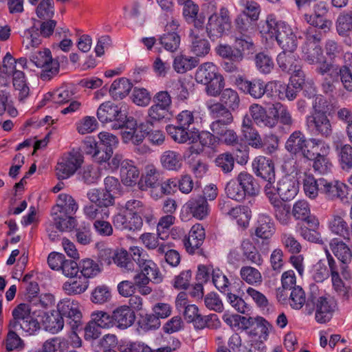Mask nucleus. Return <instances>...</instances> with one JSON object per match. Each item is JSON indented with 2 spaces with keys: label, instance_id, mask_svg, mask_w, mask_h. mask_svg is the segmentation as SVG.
Segmentation results:
<instances>
[{
  "label": "nucleus",
  "instance_id": "0e129e2a",
  "mask_svg": "<svg viewBox=\"0 0 352 352\" xmlns=\"http://www.w3.org/2000/svg\"><path fill=\"white\" fill-rule=\"evenodd\" d=\"M132 102L140 107L148 106L151 100V93L145 88L135 87L131 96Z\"/></svg>",
  "mask_w": 352,
  "mask_h": 352
},
{
  "label": "nucleus",
  "instance_id": "f8f14e48",
  "mask_svg": "<svg viewBox=\"0 0 352 352\" xmlns=\"http://www.w3.org/2000/svg\"><path fill=\"white\" fill-rule=\"evenodd\" d=\"M96 116L101 122H122L126 117L122 107L111 101L102 103L98 108Z\"/></svg>",
  "mask_w": 352,
  "mask_h": 352
},
{
  "label": "nucleus",
  "instance_id": "a878e982",
  "mask_svg": "<svg viewBox=\"0 0 352 352\" xmlns=\"http://www.w3.org/2000/svg\"><path fill=\"white\" fill-rule=\"evenodd\" d=\"M89 282L80 274L69 278L63 284V291L69 296L80 295L85 293L89 288Z\"/></svg>",
  "mask_w": 352,
  "mask_h": 352
},
{
  "label": "nucleus",
  "instance_id": "4c0bfd02",
  "mask_svg": "<svg viewBox=\"0 0 352 352\" xmlns=\"http://www.w3.org/2000/svg\"><path fill=\"white\" fill-rule=\"evenodd\" d=\"M302 187L306 197L310 199H316L320 192V179L316 180L312 174L305 172Z\"/></svg>",
  "mask_w": 352,
  "mask_h": 352
},
{
  "label": "nucleus",
  "instance_id": "5701e85b",
  "mask_svg": "<svg viewBox=\"0 0 352 352\" xmlns=\"http://www.w3.org/2000/svg\"><path fill=\"white\" fill-rule=\"evenodd\" d=\"M78 209V205L75 199L69 195L62 193L58 197L56 204L52 208L51 213L74 214Z\"/></svg>",
  "mask_w": 352,
  "mask_h": 352
},
{
  "label": "nucleus",
  "instance_id": "c756f323",
  "mask_svg": "<svg viewBox=\"0 0 352 352\" xmlns=\"http://www.w3.org/2000/svg\"><path fill=\"white\" fill-rule=\"evenodd\" d=\"M133 84L125 78L115 80L109 88V94L115 100H122L132 89Z\"/></svg>",
  "mask_w": 352,
  "mask_h": 352
},
{
  "label": "nucleus",
  "instance_id": "e2e57ef3",
  "mask_svg": "<svg viewBox=\"0 0 352 352\" xmlns=\"http://www.w3.org/2000/svg\"><path fill=\"white\" fill-rule=\"evenodd\" d=\"M8 333L5 340L6 349L8 351H12L16 349H21L24 344L21 338L16 333L18 327L11 328L8 324Z\"/></svg>",
  "mask_w": 352,
  "mask_h": 352
},
{
  "label": "nucleus",
  "instance_id": "a19ab883",
  "mask_svg": "<svg viewBox=\"0 0 352 352\" xmlns=\"http://www.w3.org/2000/svg\"><path fill=\"white\" fill-rule=\"evenodd\" d=\"M242 132L244 138L248 145L255 148H262L263 138L259 133L250 124V121L248 123L244 120L242 124Z\"/></svg>",
  "mask_w": 352,
  "mask_h": 352
},
{
  "label": "nucleus",
  "instance_id": "5fc2aeb1",
  "mask_svg": "<svg viewBox=\"0 0 352 352\" xmlns=\"http://www.w3.org/2000/svg\"><path fill=\"white\" fill-rule=\"evenodd\" d=\"M241 248L243 255L252 263L261 265L263 263V258L256 247L249 240H245L242 242Z\"/></svg>",
  "mask_w": 352,
  "mask_h": 352
},
{
  "label": "nucleus",
  "instance_id": "f257e3e1",
  "mask_svg": "<svg viewBox=\"0 0 352 352\" xmlns=\"http://www.w3.org/2000/svg\"><path fill=\"white\" fill-rule=\"evenodd\" d=\"M261 32L270 38L274 37L283 51L294 52L297 47V38L292 28L283 22L277 21L273 16H267Z\"/></svg>",
  "mask_w": 352,
  "mask_h": 352
},
{
  "label": "nucleus",
  "instance_id": "9b49d317",
  "mask_svg": "<svg viewBox=\"0 0 352 352\" xmlns=\"http://www.w3.org/2000/svg\"><path fill=\"white\" fill-rule=\"evenodd\" d=\"M320 192L329 200L339 199L343 201L346 199L347 186L338 181L330 182L324 178L320 179Z\"/></svg>",
  "mask_w": 352,
  "mask_h": 352
},
{
  "label": "nucleus",
  "instance_id": "72a5a7b5",
  "mask_svg": "<svg viewBox=\"0 0 352 352\" xmlns=\"http://www.w3.org/2000/svg\"><path fill=\"white\" fill-rule=\"evenodd\" d=\"M191 50L197 56H204L209 53L210 44L204 37V34H199L194 31L190 33Z\"/></svg>",
  "mask_w": 352,
  "mask_h": 352
},
{
  "label": "nucleus",
  "instance_id": "2eb2a0df",
  "mask_svg": "<svg viewBox=\"0 0 352 352\" xmlns=\"http://www.w3.org/2000/svg\"><path fill=\"white\" fill-rule=\"evenodd\" d=\"M252 168L256 175L273 183L275 179L274 164L272 161L264 156L256 157L252 162Z\"/></svg>",
  "mask_w": 352,
  "mask_h": 352
},
{
  "label": "nucleus",
  "instance_id": "ea45409f",
  "mask_svg": "<svg viewBox=\"0 0 352 352\" xmlns=\"http://www.w3.org/2000/svg\"><path fill=\"white\" fill-rule=\"evenodd\" d=\"M228 215L239 227L245 228L249 225L252 214L248 207L240 206L231 209Z\"/></svg>",
  "mask_w": 352,
  "mask_h": 352
},
{
  "label": "nucleus",
  "instance_id": "6e6552de",
  "mask_svg": "<svg viewBox=\"0 0 352 352\" xmlns=\"http://www.w3.org/2000/svg\"><path fill=\"white\" fill-rule=\"evenodd\" d=\"M315 309V320L319 324L329 322L338 309L336 300L329 296H321L313 300Z\"/></svg>",
  "mask_w": 352,
  "mask_h": 352
},
{
  "label": "nucleus",
  "instance_id": "aec40b11",
  "mask_svg": "<svg viewBox=\"0 0 352 352\" xmlns=\"http://www.w3.org/2000/svg\"><path fill=\"white\" fill-rule=\"evenodd\" d=\"M114 327L120 329H125L131 327L135 319L134 312L126 305H120L112 311Z\"/></svg>",
  "mask_w": 352,
  "mask_h": 352
},
{
  "label": "nucleus",
  "instance_id": "603ef678",
  "mask_svg": "<svg viewBox=\"0 0 352 352\" xmlns=\"http://www.w3.org/2000/svg\"><path fill=\"white\" fill-rule=\"evenodd\" d=\"M111 297L110 288L105 285H101L94 288L90 298L93 303L102 305L110 301Z\"/></svg>",
  "mask_w": 352,
  "mask_h": 352
},
{
  "label": "nucleus",
  "instance_id": "bf43d9fd",
  "mask_svg": "<svg viewBox=\"0 0 352 352\" xmlns=\"http://www.w3.org/2000/svg\"><path fill=\"white\" fill-rule=\"evenodd\" d=\"M336 29L340 35H348L352 29V12H342L336 21Z\"/></svg>",
  "mask_w": 352,
  "mask_h": 352
},
{
  "label": "nucleus",
  "instance_id": "680f3d73",
  "mask_svg": "<svg viewBox=\"0 0 352 352\" xmlns=\"http://www.w3.org/2000/svg\"><path fill=\"white\" fill-rule=\"evenodd\" d=\"M272 204L274 206V215L276 219L281 225H288L291 222L292 219L290 206L282 202Z\"/></svg>",
  "mask_w": 352,
  "mask_h": 352
},
{
  "label": "nucleus",
  "instance_id": "8fccbe9b",
  "mask_svg": "<svg viewBox=\"0 0 352 352\" xmlns=\"http://www.w3.org/2000/svg\"><path fill=\"white\" fill-rule=\"evenodd\" d=\"M38 30V28L34 25L24 32L22 44L25 49L36 48L42 43L41 35Z\"/></svg>",
  "mask_w": 352,
  "mask_h": 352
},
{
  "label": "nucleus",
  "instance_id": "7ed1b4c3",
  "mask_svg": "<svg viewBox=\"0 0 352 352\" xmlns=\"http://www.w3.org/2000/svg\"><path fill=\"white\" fill-rule=\"evenodd\" d=\"M239 142V138L236 133L230 128H227L225 132L219 137H215L210 134L209 131L201 132V146H190V152L192 154H199L205 148H214L220 143H224L227 145H234Z\"/></svg>",
  "mask_w": 352,
  "mask_h": 352
},
{
  "label": "nucleus",
  "instance_id": "e433bc0d",
  "mask_svg": "<svg viewBox=\"0 0 352 352\" xmlns=\"http://www.w3.org/2000/svg\"><path fill=\"white\" fill-rule=\"evenodd\" d=\"M292 214L296 220L309 222L313 218H318L311 214L309 203L305 200L296 201L292 207Z\"/></svg>",
  "mask_w": 352,
  "mask_h": 352
},
{
  "label": "nucleus",
  "instance_id": "37998d69",
  "mask_svg": "<svg viewBox=\"0 0 352 352\" xmlns=\"http://www.w3.org/2000/svg\"><path fill=\"white\" fill-rule=\"evenodd\" d=\"M51 216L56 228L61 232L71 231L76 226V221L72 215L51 213Z\"/></svg>",
  "mask_w": 352,
  "mask_h": 352
},
{
  "label": "nucleus",
  "instance_id": "338daca9",
  "mask_svg": "<svg viewBox=\"0 0 352 352\" xmlns=\"http://www.w3.org/2000/svg\"><path fill=\"white\" fill-rule=\"evenodd\" d=\"M98 127V122L94 116H85L76 124V130L81 135L94 132Z\"/></svg>",
  "mask_w": 352,
  "mask_h": 352
},
{
  "label": "nucleus",
  "instance_id": "052dcab7",
  "mask_svg": "<svg viewBox=\"0 0 352 352\" xmlns=\"http://www.w3.org/2000/svg\"><path fill=\"white\" fill-rule=\"evenodd\" d=\"M91 317L100 328L111 329L114 327L112 314L110 315L107 311L97 310L91 313Z\"/></svg>",
  "mask_w": 352,
  "mask_h": 352
},
{
  "label": "nucleus",
  "instance_id": "cd10ccee",
  "mask_svg": "<svg viewBox=\"0 0 352 352\" xmlns=\"http://www.w3.org/2000/svg\"><path fill=\"white\" fill-rule=\"evenodd\" d=\"M307 226H302L300 229L301 236L310 242L316 243H322V239L321 234L319 232L320 221L318 218H313L309 222L306 223Z\"/></svg>",
  "mask_w": 352,
  "mask_h": 352
},
{
  "label": "nucleus",
  "instance_id": "f03ea898",
  "mask_svg": "<svg viewBox=\"0 0 352 352\" xmlns=\"http://www.w3.org/2000/svg\"><path fill=\"white\" fill-rule=\"evenodd\" d=\"M298 191L297 180L289 176L284 177L278 184L267 183L265 186V192L272 204H278L283 201L293 199Z\"/></svg>",
  "mask_w": 352,
  "mask_h": 352
},
{
  "label": "nucleus",
  "instance_id": "3c124183",
  "mask_svg": "<svg viewBox=\"0 0 352 352\" xmlns=\"http://www.w3.org/2000/svg\"><path fill=\"white\" fill-rule=\"evenodd\" d=\"M277 63L279 67L287 72H291L298 69V60L294 52H288V51H283L277 57Z\"/></svg>",
  "mask_w": 352,
  "mask_h": 352
},
{
  "label": "nucleus",
  "instance_id": "13d9d810",
  "mask_svg": "<svg viewBox=\"0 0 352 352\" xmlns=\"http://www.w3.org/2000/svg\"><path fill=\"white\" fill-rule=\"evenodd\" d=\"M206 86L205 91L207 95L212 97H218L223 91L225 80L221 74H219L208 82L204 84Z\"/></svg>",
  "mask_w": 352,
  "mask_h": 352
},
{
  "label": "nucleus",
  "instance_id": "c85d7f7f",
  "mask_svg": "<svg viewBox=\"0 0 352 352\" xmlns=\"http://www.w3.org/2000/svg\"><path fill=\"white\" fill-rule=\"evenodd\" d=\"M331 251L342 263L349 264L352 260V252L349 247L342 241L338 239H332L329 243Z\"/></svg>",
  "mask_w": 352,
  "mask_h": 352
},
{
  "label": "nucleus",
  "instance_id": "20e7f679",
  "mask_svg": "<svg viewBox=\"0 0 352 352\" xmlns=\"http://www.w3.org/2000/svg\"><path fill=\"white\" fill-rule=\"evenodd\" d=\"M30 60L34 65L41 69L40 77L43 80H49L59 72L60 64L53 58L52 52L48 48L37 51L30 56Z\"/></svg>",
  "mask_w": 352,
  "mask_h": 352
},
{
  "label": "nucleus",
  "instance_id": "423d86ee",
  "mask_svg": "<svg viewBox=\"0 0 352 352\" xmlns=\"http://www.w3.org/2000/svg\"><path fill=\"white\" fill-rule=\"evenodd\" d=\"M83 156L78 151H72L65 153L58 162L55 173L58 179H67L80 168Z\"/></svg>",
  "mask_w": 352,
  "mask_h": 352
},
{
  "label": "nucleus",
  "instance_id": "b1692460",
  "mask_svg": "<svg viewBox=\"0 0 352 352\" xmlns=\"http://www.w3.org/2000/svg\"><path fill=\"white\" fill-rule=\"evenodd\" d=\"M327 10L324 6H316L314 12L312 14H306L305 18L308 23L324 30L329 31L331 27V21L327 20L325 15Z\"/></svg>",
  "mask_w": 352,
  "mask_h": 352
},
{
  "label": "nucleus",
  "instance_id": "4be33fe9",
  "mask_svg": "<svg viewBox=\"0 0 352 352\" xmlns=\"http://www.w3.org/2000/svg\"><path fill=\"white\" fill-rule=\"evenodd\" d=\"M309 126L318 134L328 138L333 133L331 122L326 114L311 115L309 118Z\"/></svg>",
  "mask_w": 352,
  "mask_h": 352
},
{
  "label": "nucleus",
  "instance_id": "ddd939ff",
  "mask_svg": "<svg viewBox=\"0 0 352 352\" xmlns=\"http://www.w3.org/2000/svg\"><path fill=\"white\" fill-rule=\"evenodd\" d=\"M274 104L268 108L265 109L258 104H253L250 107V113L254 122L259 126H264L269 128L275 126Z\"/></svg>",
  "mask_w": 352,
  "mask_h": 352
},
{
  "label": "nucleus",
  "instance_id": "f3484780",
  "mask_svg": "<svg viewBox=\"0 0 352 352\" xmlns=\"http://www.w3.org/2000/svg\"><path fill=\"white\" fill-rule=\"evenodd\" d=\"M113 223L117 229L135 231L142 228L143 221L141 216L135 214L132 215L118 213L113 217Z\"/></svg>",
  "mask_w": 352,
  "mask_h": 352
},
{
  "label": "nucleus",
  "instance_id": "de8ad7c7",
  "mask_svg": "<svg viewBox=\"0 0 352 352\" xmlns=\"http://www.w3.org/2000/svg\"><path fill=\"white\" fill-rule=\"evenodd\" d=\"M241 279L251 285H260L263 282V276L260 271L251 266H243L241 268Z\"/></svg>",
  "mask_w": 352,
  "mask_h": 352
},
{
  "label": "nucleus",
  "instance_id": "a18cd8bd",
  "mask_svg": "<svg viewBox=\"0 0 352 352\" xmlns=\"http://www.w3.org/2000/svg\"><path fill=\"white\" fill-rule=\"evenodd\" d=\"M46 330L55 333L61 330L64 325L63 318L58 311L45 314L43 320Z\"/></svg>",
  "mask_w": 352,
  "mask_h": 352
},
{
  "label": "nucleus",
  "instance_id": "dca6fc26",
  "mask_svg": "<svg viewBox=\"0 0 352 352\" xmlns=\"http://www.w3.org/2000/svg\"><path fill=\"white\" fill-rule=\"evenodd\" d=\"M168 133L174 141L178 143L189 142L194 144L199 140L201 143V133L197 130L186 131L184 126L169 125L166 128Z\"/></svg>",
  "mask_w": 352,
  "mask_h": 352
},
{
  "label": "nucleus",
  "instance_id": "39448f33",
  "mask_svg": "<svg viewBox=\"0 0 352 352\" xmlns=\"http://www.w3.org/2000/svg\"><path fill=\"white\" fill-rule=\"evenodd\" d=\"M231 23L229 9L222 6L218 12H214L208 16L206 30L209 36L219 38L230 30Z\"/></svg>",
  "mask_w": 352,
  "mask_h": 352
},
{
  "label": "nucleus",
  "instance_id": "412c9836",
  "mask_svg": "<svg viewBox=\"0 0 352 352\" xmlns=\"http://www.w3.org/2000/svg\"><path fill=\"white\" fill-rule=\"evenodd\" d=\"M205 238V230L204 227L196 223L192 226L188 235L184 240L186 250L190 254H193L202 244Z\"/></svg>",
  "mask_w": 352,
  "mask_h": 352
},
{
  "label": "nucleus",
  "instance_id": "49530a36",
  "mask_svg": "<svg viewBox=\"0 0 352 352\" xmlns=\"http://www.w3.org/2000/svg\"><path fill=\"white\" fill-rule=\"evenodd\" d=\"M79 271L80 275L87 280L99 274L101 272V267L95 261L91 258H85L79 263Z\"/></svg>",
  "mask_w": 352,
  "mask_h": 352
},
{
  "label": "nucleus",
  "instance_id": "c03bdc74",
  "mask_svg": "<svg viewBox=\"0 0 352 352\" xmlns=\"http://www.w3.org/2000/svg\"><path fill=\"white\" fill-rule=\"evenodd\" d=\"M198 64L197 60L192 56L183 54L177 55L173 61V68L179 74H184L195 68Z\"/></svg>",
  "mask_w": 352,
  "mask_h": 352
},
{
  "label": "nucleus",
  "instance_id": "58836bf2",
  "mask_svg": "<svg viewBox=\"0 0 352 352\" xmlns=\"http://www.w3.org/2000/svg\"><path fill=\"white\" fill-rule=\"evenodd\" d=\"M236 180L245 192V195L253 196L259 191V186L252 175L247 172L240 173Z\"/></svg>",
  "mask_w": 352,
  "mask_h": 352
},
{
  "label": "nucleus",
  "instance_id": "6e6d98bb",
  "mask_svg": "<svg viewBox=\"0 0 352 352\" xmlns=\"http://www.w3.org/2000/svg\"><path fill=\"white\" fill-rule=\"evenodd\" d=\"M162 166L168 170H177L182 166L179 155L173 151H165L161 157Z\"/></svg>",
  "mask_w": 352,
  "mask_h": 352
},
{
  "label": "nucleus",
  "instance_id": "4468645a",
  "mask_svg": "<svg viewBox=\"0 0 352 352\" xmlns=\"http://www.w3.org/2000/svg\"><path fill=\"white\" fill-rule=\"evenodd\" d=\"M327 228L331 235L349 239L350 226L344 212L333 214L327 222Z\"/></svg>",
  "mask_w": 352,
  "mask_h": 352
},
{
  "label": "nucleus",
  "instance_id": "864d4df0",
  "mask_svg": "<svg viewBox=\"0 0 352 352\" xmlns=\"http://www.w3.org/2000/svg\"><path fill=\"white\" fill-rule=\"evenodd\" d=\"M274 232L272 223H270V217L262 215L258 217V226L256 228V235L261 239L270 238Z\"/></svg>",
  "mask_w": 352,
  "mask_h": 352
},
{
  "label": "nucleus",
  "instance_id": "2f4dec72",
  "mask_svg": "<svg viewBox=\"0 0 352 352\" xmlns=\"http://www.w3.org/2000/svg\"><path fill=\"white\" fill-rule=\"evenodd\" d=\"M105 255L112 256L113 261L118 267L127 271H131L134 267V264L129 252L124 249H118L112 252L110 249L105 250Z\"/></svg>",
  "mask_w": 352,
  "mask_h": 352
},
{
  "label": "nucleus",
  "instance_id": "0eeeda50",
  "mask_svg": "<svg viewBox=\"0 0 352 352\" xmlns=\"http://www.w3.org/2000/svg\"><path fill=\"white\" fill-rule=\"evenodd\" d=\"M132 254L133 259L137 262L142 272L151 278L155 283H160L163 280V276L161 274L157 264L148 258L141 248L132 246L129 248Z\"/></svg>",
  "mask_w": 352,
  "mask_h": 352
},
{
  "label": "nucleus",
  "instance_id": "a211bd4d",
  "mask_svg": "<svg viewBox=\"0 0 352 352\" xmlns=\"http://www.w3.org/2000/svg\"><path fill=\"white\" fill-rule=\"evenodd\" d=\"M184 317L187 323L192 324L196 330H203L208 327V316L203 315L195 305H188L185 307Z\"/></svg>",
  "mask_w": 352,
  "mask_h": 352
},
{
  "label": "nucleus",
  "instance_id": "f704fd0d",
  "mask_svg": "<svg viewBox=\"0 0 352 352\" xmlns=\"http://www.w3.org/2000/svg\"><path fill=\"white\" fill-rule=\"evenodd\" d=\"M209 114L216 120H225L226 122H232L233 116L230 110L221 102H208L206 104Z\"/></svg>",
  "mask_w": 352,
  "mask_h": 352
},
{
  "label": "nucleus",
  "instance_id": "c9c22d12",
  "mask_svg": "<svg viewBox=\"0 0 352 352\" xmlns=\"http://www.w3.org/2000/svg\"><path fill=\"white\" fill-rule=\"evenodd\" d=\"M87 197L91 202L104 208H107L114 204L113 194L106 192L104 190L100 191L96 188L91 189L87 192Z\"/></svg>",
  "mask_w": 352,
  "mask_h": 352
},
{
  "label": "nucleus",
  "instance_id": "09e8293b",
  "mask_svg": "<svg viewBox=\"0 0 352 352\" xmlns=\"http://www.w3.org/2000/svg\"><path fill=\"white\" fill-rule=\"evenodd\" d=\"M31 309L27 303L18 305L12 312V320L9 322L11 328L18 327V324L30 318Z\"/></svg>",
  "mask_w": 352,
  "mask_h": 352
},
{
  "label": "nucleus",
  "instance_id": "393cba45",
  "mask_svg": "<svg viewBox=\"0 0 352 352\" xmlns=\"http://www.w3.org/2000/svg\"><path fill=\"white\" fill-rule=\"evenodd\" d=\"M320 38L317 35L307 36L305 47L304 48L306 59L312 64L319 63L324 59L322 50L319 46Z\"/></svg>",
  "mask_w": 352,
  "mask_h": 352
},
{
  "label": "nucleus",
  "instance_id": "774afa93",
  "mask_svg": "<svg viewBox=\"0 0 352 352\" xmlns=\"http://www.w3.org/2000/svg\"><path fill=\"white\" fill-rule=\"evenodd\" d=\"M153 314L148 316L149 319H165L172 313V307L167 302H157L152 308Z\"/></svg>",
  "mask_w": 352,
  "mask_h": 352
},
{
  "label": "nucleus",
  "instance_id": "473e14b6",
  "mask_svg": "<svg viewBox=\"0 0 352 352\" xmlns=\"http://www.w3.org/2000/svg\"><path fill=\"white\" fill-rule=\"evenodd\" d=\"M236 83L241 90L255 98H261L265 91V86L259 80L249 81L240 78L237 80Z\"/></svg>",
  "mask_w": 352,
  "mask_h": 352
},
{
  "label": "nucleus",
  "instance_id": "69168bd1",
  "mask_svg": "<svg viewBox=\"0 0 352 352\" xmlns=\"http://www.w3.org/2000/svg\"><path fill=\"white\" fill-rule=\"evenodd\" d=\"M275 118V126L278 121L285 125H291L293 120L288 109L279 102L274 103V111L272 112Z\"/></svg>",
  "mask_w": 352,
  "mask_h": 352
},
{
  "label": "nucleus",
  "instance_id": "6ab92c4d",
  "mask_svg": "<svg viewBox=\"0 0 352 352\" xmlns=\"http://www.w3.org/2000/svg\"><path fill=\"white\" fill-rule=\"evenodd\" d=\"M188 212L197 220L205 219L210 214V206L201 196L192 197L186 204Z\"/></svg>",
  "mask_w": 352,
  "mask_h": 352
},
{
  "label": "nucleus",
  "instance_id": "1a4fd4ad",
  "mask_svg": "<svg viewBox=\"0 0 352 352\" xmlns=\"http://www.w3.org/2000/svg\"><path fill=\"white\" fill-rule=\"evenodd\" d=\"M313 141H320V140L312 138L307 141L301 132L295 131L288 138L286 148L293 154L301 153L305 157L310 160L314 157L315 151V149L311 147Z\"/></svg>",
  "mask_w": 352,
  "mask_h": 352
},
{
  "label": "nucleus",
  "instance_id": "bb28decb",
  "mask_svg": "<svg viewBox=\"0 0 352 352\" xmlns=\"http://www.w3.org/2000/svg\"><path fill=\"white\" fill-rule=\"evenodd\" d=\"M58 311L62 317L72 318L76 322L81 318V312L78 302L69 299L60 300L57 305Z\"/></svg>",
  "mask_w": 352,
  "mask_h": 352
},
{
  "label": "nucleus",
  "instance_id": "7c9ffc66",
  "mask_svg": "<svg viewBox=\"0 0 352 352\" xmlns=\"http://www.w3.org/2000/svg\"><path fill=\"white\" fill-rule=\"evenodd\" d=\"M221 74L217 66L211 63L206 62L201 64L197 69L195 75V80L199 84H205Z\"/></svg>",
  "mask_w": 352,
  "mask_h": 352
},
{
  "label": "nucleus",
  "instance_id": "79ce46f5",
  "mask_svg": "<svg viewBox=\"0 0 352 352\" xmlns=\"http://www.w3.org/2000/svg\"><path fill=\"white\" fill-rule=\"evenodd\" d=\"M120 177L124 185L133 186L139 179L140 172L133 164L126 163L121 167Z\"/></svg>",
  "mask_w": 352,
  "mask_h": 352
},
{
  "label": "nucleus",
  "instance_id": "9d476101",
  "mask_svg": "<svg viewBox=\"0 0 352 352\" xmlns=\"http://www.w3.org/2000/svg\"><path fill=\"white\" fill-rule=\"evenodd\" d=\"M312 148L315 149L313 162L314 170L320 174L329 173L332 168V164L328 158L330 146L324 142L313 141Z\"/></svg>",
  "mask_w": 352,
  "mask_h": 352
},
{
  "label": "nucleus",
  "instance_id": "4d7b16f0",
  "mask_svg": "<svg viewBox=\"0 0 352 352\" xmlns=\"http://www.w3.org/2000/svg\"><path fill=\"white\" fill-rule=\"evenodd\" d=\"M220 95V102L228 109L235 110L239 107L240 98L236 91L230 88L225 89Z\"/></svg>",
  "mask_w": 352,
  "mask_h": 352
}]
</instances>
